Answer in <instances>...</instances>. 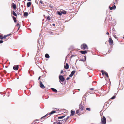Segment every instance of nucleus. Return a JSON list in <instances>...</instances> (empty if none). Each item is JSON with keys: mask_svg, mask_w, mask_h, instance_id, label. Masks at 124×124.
Listing matches in <instances>:
<instances>
[{"mask_svg": "<svg viewBox=\"0 0 124 124\" xmlns=\"http://www.w3.org/2000/svg\"><path fill=\"white\" fill-rule=\"evenodd\" d=\"M59 82L61 84L63 85L62 82L64 81L65 80V78L63 75H60L59 76Z\"/></svg>", "mask_w": 124, "mask_h": 124, "instance_id": "f257e3e1", "label": "nucleus"}, {"mask_svg": "<svg viewBox=\"0 0 124 124\" xmlns=\"http://www.w3.org/2000/svg\"><path fill=\"white\" fill-rule=\"evenodd\" d=\"M81 48L82 49H88V48L86 44L85 43L81 45Z\"/></svg>", "mask_w": 124, "mask_h": 124, "instance_id": "f03ea898", "label": "nucleus"}, {"mask_svg": "<svg viewBox=\"0 0 124 124\" xmlns=\"http://www.w3.org/2000/svg\"><path fill=\"white\" fill-rule=\"evenodd\" d=\"M85 105L83 103H82L81 102L80 104L79 105V108L81 111H83L85 109L84 108Z\"/></svg>", "mask_w": 124, "mask_h": 124, "instance_id": "7ed1b4c3", "label": "nucleus"}, {"mask_svg": "<svg viewBox=\"0 0 124 124\" xmlns=\"http://www.w3.org/2000/svg\"><path fill=\"white\" fill-rule=\"evenodd\" d=\"M106 120L105 117L103 116V118L101 119V123L102 124H106Z\"/></svg>", "mask_w": 124, "mask_h": 124, "instance_id": "20e7f679", "label": "nucleus"}, {"mask_svg": "<svg viewBox=\"0 0 124 124\" xmlns=\"http://www.w3.org/2000/svg\"><path fill=\"white\" fill-rule=\"evenodd\" d=\"M101 72L103 75L105 74L107 78H108V73L106 72L105 71H104L103 70H102L101 71Z\"/></svg>", "mask_w": 124, "mask_h": 124, "instance_id": "39448f33", "label": "nucleus"}, {"mask_svg": "<svg viewBox=\"0 0 124 124\" xmlns=\"http://www.w3.org/2000/svg\"><path fill=\"white\" fill-rule=\"evenodd\" d=\"M70 117V116H68L67 118H65L63 119L60 120V121L61 122H64V123H65L66 121Z\"/></svg>", "mask_w": 124, "mask_h": 124, "instance_id": "423d86ee", "label": "nucleus"}, {"mask_svg": "<svg viewBox=\"0 0 124 124\" xmlns=\"http://www.w3.org/2000/svg\"><path fill=\"white\" fill-rule=\"evenodd\" d=\"M40 82V87L44 89L45 88V87L44 85L42 84V82L41 81H39Z\"/></svg>", "mask_w": 124, "mask_h": 124, "instance_id": "0eeeda50", "label": "nucleus"}, {"mask_svg": "<svg viewBox=\"0 0 124 124\" xmlns=\"http://www.w3.org/2000/svg\"><path fill=\"white\" fill-rule=\"evenodd\" d=\"M109 42L110 45H112L113 44V41L111 38H109Z\"/></svg>", "mask_w": 124, "mask_h": 124, "instance_id": "6e6552de", "label": "nucleus"}, {"mask_svg": "<svg viewBox=\"0 0 124 124\" xmlns=\"http://www.w3.org/2000/svg\"><path fill=\"white\" fill-rule=\"evenodd\" d=\"M19 68L18 66V65H15L13 67V69L15 70H18Z\"/></svg>", "mask_w": 124, "mask_h": 124, "instance_id": "1a4fd4ad", "label": "nucleus"}, {"mask_svg": "<svg viewBox=\"0 0 124 124\" xmlns=\"http://www.w3.org/2000/svg\"><path fill=\"white\" fill-rule=\"evenodd\" d=\"M76 71L75 70H74L72 71L71 72L70 74L69 75V76L70 77H72L73 75L75 73V72Z\"/></svg>", "mask_w": 124, "mask_h": 124, "instance_id": "9d476101", "label": "nucleus"}, {"mask_svg": "<svg viewBox=\"0 0 124 124\" xmlns=\"http://www.w3.org/2000/svg\"><path fill=\"white\" fill-rule=\"evenodd\" d=\"M75 111L74 110H72L71 111V114L70 115V116H73L75 114Z\"/></svg>", "mask_w": 124, "mask_h": 124, "instance_id": "9b49d317", "label": "nucleus"}, {"mask_svg": "<svg viewBox=\"0 0 124 124\" xmlns=\"http://www.w3.org/2000/svg\"><path fill=\"white\" fill-rule=\"evenodd\" d=\"M64 68L66 70H68L69 68V65L68 63H66L64 66Z\"/></svg>", "mask_w": 124, "mask_h": 124, "instance_id": "f8f14e48", "label": "nucleus"}, {"mask_svg": "<svg viewBox=\"0 0 124 124\" xmlns=\"http://www.w3.org/2000/svg\"><path fill=\"white\" fill-rule=\"evenodd\" d=\"M79 52L82 54H86L87 53V51L86 50H85L84 51H80Z\"/></svg>", "mask_w": 124, "mask_h": 124, "instance_id": "ddd939ff", "label": "nucleus"}, {"mask_svg": "<svg viewBox=\"0 0 124 124\" xmlns=\"http://www.w3.org/2000/svg\"><path fill=\"white\" fill-rule=\"evenodd\" d=\"M12 14H13L14 16H17V15L16 14V13L14 11H11V12L12 13Z\"/></svg>", "mask_w": 124, "mask_h": 124, "instance_id": "4468645a", "label": "nucleus"}, {"mask_svg": "<svg viewBox=\"0 0 124 124\" xmlns=\"http://www.w3.org/2000/svg\"><path fill=\"white\" fill-rule=\"evenodd\" d=\"M31 2H27V6L28 7H29L31 5Z\"/></svg>", "mask_w": 124, "mask_h": 124, "instance_id": "2eb2a0df", "label": "nucleus"}, {"mask_svg": "<svg viewBox=\"0 0 124 124\" xmlns=\"http://www.w3.org/2000/svg\"><path fill=\"white\" fill-rule=\"evenodd\" d=\"M12 7L14 9H15L16 8V5L14 3H12Z\"/></svg>", "mask_w": 124, "mask_h": 124, "instance_id": "dca6fc26", "label": "nucleus"}, {"mask_svg": "<svg viewBox=\"0 0 124 124\" xmlns=\"http://www.w3.org/2000/svg\"><path fill=\"white\" fill-rule=\"evenodd\" d=\"M41 42V41H40L39 40H38V47L39 48V46L40 47V43Z\"/></svg>", "mask_w": 124, "mask_h": 124, "instance_id": "f3484780", "label": "nucleus"}, {"mask_svg": "<svg viewBox=\"0 0 124 124\" xmlns=\"http://www.w3.org/2000/svg\"><path fill=\"white\" fill-rule=\"evenodd\" d=\"M28 13L27 12H25L23 14V16L25 17L27 16L28 15Z\"/></svg>", "mask_w": 124, "mask_h": 124, "instance_id": "a211bd4d", "label": "nucleus"}, {"mask_svg": "<svg viewBox=\"0 0 124 124\" xmlns=\"http://www.w3.org/2000/svg\"><path fill=\"white\" fill-rule=\"evenodd\" d=\"M51 89L53 92L55 93L57 92V91L56 89L53 88H51Z\"/></svg>", "mask_w": 124, "mask_h": 124, "instance_id": "6ab92c4d", "label": "nucleus"}, {"mask_svg": "<svg viewBox=\"0 0 124 124\" xmlns=\"http://www.w3.org/2000/svg\"><path fill=\"white\" fill-rule=\"evenodd\" d=\"M56 112V111L54 110L52 111L49 114L50 115H51L55 113Z\"/></svg>", "mask_w": 124, "mask_h": 124, "instance_id": "aec40b11", "label": "nucleus"}, {"mask_svg": "<svg viewBox=\"0 0 124 124\" xmlns=\"http://www.w3.org/2000/svg\"><path fill=\"white\" fill-rule=\"evenodd\" d=\"M12 18H13V19L14 21V22L15 23H16L17 22V20H16V18L14 16H12Z\"/></svg>", "mask_w": 124, "mask_h": 124, "instance_id": "412c9836", "label": "nucleus"}, {"mask_svg": "<svg viewBox=\"0 0 124 124\" xmlns=\"http://www.w3.org/2000/svg\"><path fill=\"white\" fill-rule=\"evenodd\" d=\"M45 57L46 58H48L50 57V56L48 54H46L45 55Z\"/></svg>", "mask_w": 124, "mask_h": 124, "instance_id": "4be33fe9", "label": "nucleus"}, {"mask_svg": "<svg viewBox=\"0 0 124 124\" xmlns=\"http://www.w3.org/2000/svg\"><path fill=\"white\" fill-rule=\"evenodd\" d=\"M65 115H64L62 116L58 117V119H62L65 117Z\"/></svg>", "mask_w": 124, "mask_h": 124, "instance_id": "5701e85b", "label": "nucleus"}, {"mask_svg": "<svg viewBox=\"0 0 124 124\" xmlns=\"http://www.w3.org/2000/svg\"><path fill=\"white\" fill-rule=\"evenodd\" d=\"M61 12L62 13L64 14H66L67 13V12L66 11L63 10H62L61 11Z\"/></svg>", "mask_w": 124, "mask_h": 124, "instance_id": "b1692460", "label": "nucleus"}, {"mask_svg": "<svg viewBox=\"0 0 124 124\" xmlns=\"http://www.w3.org/2000/svg\"><path fill=\"white\" fill-rule=\"evenodd\" d=\"M57 14L61 16L62 15V13L61 11H58Z\"/></svg>", "mask_w": 124, "mask_h": 124, "instance_id": "393cba45", "label": "nucleus"}, {"mask_svg": "<svg viewBox=\"0 0 124 124\" xmlns=\"http://www.w3.org/2000/svg\"><path fill=\"white\" fill-rule=\"evenodd\" d=\"M49 114L48 113H47V114L46 115H45V116L42 117L41 118V119H42V118H44L45 117H46V116H48V115H49Z\"/></svg>", "mask_w": 124, "mask_h": 124, "instance_id": "a878e982", "label": "nucleus"}, {"mask_svg": "<svg viewBox=\"0 0 124 124\" xmlns=\"http://www.w3.org/2000/svg\"><path fill=\"white\" fill-rule=\"evenodd\" d=\"M38 120H35V121H34L32 123V124H36L37 122V121H38Z\"/></svg>", "mask_w": 124, "mask_h": 124, "instance_id": "bb28decb", "label": "nucleus"}, {"mask_svg": "<svg viewBox=\"0 0 124 124\" xmlns=\"http://www.w3.org/2000/svg\"><path fill=\"white\" fill-rule=\"evenodd\" d=\"M60 120H58V124H62V123L63 122H61V121H60Z\"/></svg>", "mask_w": 124, "mask_h": 124, "instance_id": "cd10ccee", "label": "nucleus"}, {"mask_svg": "<svg viewBox=\"0 0 124 124\" xmlns=\"http://www.w3.org/2000/svg\"><path fill=\"white\" fill-rule=\"evenodd\" d=\"M113 3H114V6H113V9H115L116 8V6L115 5V3H114L113 2Z\"/></svg>", "mask_w": 124, "mask_h": 124, "instance_id": "c85d7f7f", "label": "nucleus"}, {"mask_svg": "<svg viewBox=\"0 0 124 124\" xmlns=\"http://www.w3.org/2000/svg\"><path fill=\"white\" fill-rule=\"evenodd\" d=\"M47 19L48 20H50V17L49 16H47Z\"/></svg>", "mask_w": 124, "mask_h": 124, "instance_id": "c756f323", "label": "nucleus"}, {"mask_svg": "<svg viewBox=\"0 0 124 124\" xmlns=\"http://www.w3.org/2000/svg\"><path fill=\"white\" fill-rule=\"evenodd\" d=\"M116 96L115 95H114L111 98V99H114L115 98Z\"/></svg>", "mask_w": 124, "mask_h": 124, "instance_id": "7c9ffc66", "label": "nucleus"}, {"mask_svg": "<svg viewBox=\"0 0 124 124\" xmlns=\"http://www.w3.org/2000/svg\"><path fill=\"white\" fill-rule=\"evenodd\" d=\"M79 112V110H78L76 111V114H78Z\"/></svg>", "mask_w": 124, "mask_h": 124, "instance_id": "2f4dec72", "label": "nucleus"}, {"mask_svg": "<svg viewBox=\"0 0 124 124\" xmlns=\"http://www.w3.org/2000/svg\"><path fill=\"white\" fill-rule=\"evenodd\" d=\"M86 109L87 110L90 111L91 110V109L90 108H86Z\"/></svg>", "mask_w": 124, "mask_h": 124, "instance_id": "473e14b6", "label": "nucleus"}, {"mask_svg": "<svg viewBox=\"0 0 124 124\" xmlns=\"http://www.w3.org/2000/svg\"><path fill=\"white\" fill-rule=\"evenodd\" d=\"M109 9L110 10H112L113 9V7H111L109 6Z\"/></svg>", "mask_w": 124, "mask_h": 124, "instance_id": "72a5a7b5", "label": "nucleus"}, {"mask_svg": "<svg viewBox=\"0 0 124 124\" xmlns=\"http://www.w3.org/2000/svg\"><path fill=\"white\" fill-rule=\"evenodd\" d=\"M49 7H50V8H52L54 7L53 6H51L50 4H49Z\"/></svg>", "mask_w": 124, "mask_h": 124, "instance_id": "f704fd0d", "label": "nucleus"}, {"mask_svg": "<svg viewBox=\"0 0 124 124\" xmlns=\"http://www.w3.org/2000/svg\"><path fill=\"white\" fill-rule=\"evenodd\" d=\"M0 39H3V37L2 36H0Z\"/></svg>", "mask_w": 124, "mask_h": 124, "instance_id": "c9c22d12", "label": "nucleus"}, {"mask_svg": "<svg viewBox=\"0 0 124 124\" xmlns=\"http://www.w3.org/2000/svg\"><path fill=\"white\" fill-rule=\"evenodd\" d=\"M111 50H112L111 49H109V50L108 51V53H110V52H111Z\"/></svg>", "mask_w": 124, "mask_h": 124, "instance_id": "e433bc0d", "label": "nucleus"}, {"mask_svg": "<svg viewBox=\"0 0 124 124\" xmlns=\"http://www.w3.org/2000/svg\"><path fill=\"white\" fill-rule=\"evenodd\" d=\"M6 37H7V36H6V35H4V37H3V39H5Z\"/></svg>", "mask_w": 124, "mask_h": 124, "instance_id": "4c0bfd02", "label": "nucleus"}, {"mask_svg": "<svg viewBox=\"0 0 124 124\" xmlns=\"http://www.w3.org/2000/svg\"><path fill=\"white\" fill-rule=\"evenodd\" d=\"M3 42V40H0V44L2 43Z\"/></svg>", "mask_w": 124, "mask_h": 124, "instance_id": "58836bf2", "label": "nucleus"}, {"mask_svg": "<svg viewBox=\"0 0 124 124\" xmlns=\"http://www.w3.org/2000/svg\"><path fill=\"white\" fill-rule=\"evenodd\" d=\"M70 79V78L69 77H67V78H66V80H69V79Z\"/></svg>", "mask_w": 124, "mask_h": 124, "instance_id": "ea45409f", "label": "nucleus"}, {"mask_svg": "<svg viewBox=\"0 0 124 124\" xmlns=\"http://www.w3.org/2000/svg\"><path fill=\"white\" fill-rule=\"evenodd\" d=\"M79 60L80 61H83V59H81L80 60Z\"/></svg>", "mask_w": 124, "mask_h": 124, "instance_id": "a19ab883", "label": "nucleus"}, {"mask_svg": "<svg viewBox=\"0 0 124 124\" xmlns=\"http://www.w3.org/2000/svg\"><path fill=\"white\" fill-rule=\"evenodd\" d=\"M63 70H62L61 71V73L62 74V73H63Z\"/></svg>", "mask_w": 124, "mask_h": 124, "instance_id": "79ce46f5", "label": "nucleus"}, {"mask_svg": "<svg viewBox=\"0 0 124 124\" xmlns=\"http://www.w3.org/2000/svg\"><path fill=\"white\" fill-rule=\"evenodd\" d=\"M58 122L57 123L56 122H54V124H58Z\"/></svg>", "mask_w": 124, "mask_h": 124, "instance_id": "37998d69", "label": "nucleus"}, {"mask_svg": "<svg viewBox=\"0 0 124 124\" xmlns=\"http://www.w3.org/2000/svg\"><path fill=\"white\" fill-rule=\"evenodd\" d=\"M94 89L93 88H91L90 89V90H93Z\"/></svg>", "mask_w": 124, "mask_h": 124, "instance_id": "c03bdc74", "label": "nucleus"}, {"mask_svg": "<svg viewBox=\"0 0 124 124\" xmlns=\"http://www.w3.org/2000/svg\"><path fill=\"white\" fill-rule=\"evenodd\" d=\"M16 25L17 26H20V25L18 23Z\"/></svg>", "mask_w": 124, "mask_h": 124, "instance_id": "a18cd8bd", "label": "nucleus"}, {"mask_svg": "<svg viewBox=\"0 0 124 124\" xmlns=\"http://www.w3.org/2000/svg\"><path fill=\"white\" fill-rule=\"evenodd\" d=\"M86 61V59H83V61Z\"/></svg>", "mask_w": 124, "mask_h": 124, "instance_id": "49530a36", "label": "nucleus"}, {"mask_svg": "<svg viewBox=\"0 0 124 124\" xmlns=\"http://www.w3.org/2000/svg\"><path fill=\"white\" fill-rule=\"evenodd\" d=\"M17 14L18 15H20V13H19L18 12L17 13Z\"/></svg>", "mask_w": 124, "mask_h": 124, "instance_id": "de8ad7c7", "label": "nucleus"}, {"mask_svg": "<svg viewBox=\"0 0 124 124\" xmlns=\"http://www.w3.org/2000/svg\"><path fill=\"white\" fill-rule=\"evenodd\" d=\"M106 34L107 35H108L109 34V33L108 32H107L106 33Z\"/></svg>", "mask_w": 124, "mask_h": 124, "instance_id": "09e8293b", "label": "nucleus"}, {"mask_svg": "<svg viewBox=\"0 0 124 124\" xmlns=\"http://www.w3.org/2000/svg\"><path fill=\"white\" fill-rule=\"evenodd\" d=\"M20 26H19V27H18V29L17 31H18V30H19V28H20Z\"/></svg>", "mask_w": 124, "mask_h": 124, "instance_id": "8fccbe9b", "label": "nucleus"}, {"mask_svg": "<svg viewBox=\"0 0 124 124\" xmlns=\"http://www.w3.org/2000/svg\"><path fill=\"white\" fill-rule=\"evenodd\" d=\"M74 56V55H71V56H70L71 58L72 57Z\"/></svg>", "mask_w": 124, "mask_h": 124, "instance_id": "3c124183", "label": "nucleus"}, {"mask_svg": "<svg viewBox=\"0 0 124 124\" xmlns=\"http://www.w3.org/2000/svg\"><path fill=\"white\" fill-rule=\"evenodd\" d=\"M40 3L41 4H42V1H40Z\"/></svg>", "mask_w": 124, "mask_h": 124, "instance_id": "603ef678", "label": "nucleus"}, {"mask_svg": "<svg viewBox=\"0 0 124 124\" xmlns=\"http://www.w3.org/2000/svg\"><path fill=\"white\" fill-rule=\"evenodd\" d=\"M9 35H10V34H8L7 35H6V36H7V37L9 36Z\"/></svg>", "mask_w": 124, "mask_h": 124, "instance_id": "864d4df0", "label": "nucleus"}, {"mask_svg": "<svg viewBox=\"0 0 124 124\" xmlns=\"http://www.w3.org/2000/svg\"><path fill=\"white\" fill-rule=\"evenodd\" d=\"M84 57L85 59H86V56H85Z\"/></svg>", "mask_w": 124, "mask_h": 124, "instance_id": "5fc2aeb1", "label": "nucleus"}, {"mask_svg": "<svg viewBox=\"0 0 124 124\" xmlns=\"http://www.w3.org/2000/svg\"><path fill=\"white\" fill-rule=\"evenodd\" d=\"M40 76L39 77V78H38V80H39V79H40Z\"/></svg>", "mask_w": 124, "mask_h": 124, "instance_id": "6e6d98bb", "label": "nucleus"}, {"mask_svg": "<svg viewBox=\"0 0 124 124\" xmlns=\"http://www.w3.org/2000/svg\"><path fill=\"white\" fill-rule=\"evenodd\" d=\"M52 25L53 26H54L55 25V24L54 23H53L52 24Z\"/></svg>", "mask_w": 124, "mask_h": 124, "instance_id": "4d7b16f0", "label": "nucleus"}, {"mask_svg": "<svg viewBox=\"0 0 124 124\" xmlns=\"http://www.w3.org/2000/svg\"><path fill=\"white\" fill-rule=\"evenodd\" d=\"M115 25V24L114 25V24H112V25H112V26H114Z\"/></svg>", "mask_w": 124, "mask_h": 124, "instance_id": "13d9d810", "label": "nucleus"}, {"mask_svg": "<svg viewBox=\"0 0 124 124\" xmlns=\"http://www.w3.org/2000/svg\"><path fill=\"white\" fill-rule=\"evenodd\" d=\"M110 47H111V48H112V46H110Z\"/></svg>", "mask_w": 124, "mask_h": 124, "instance_id": "bf43d9fd", "label": "nucleus"}, {"mask_svg": "<svg viewBox=\"0 0 124 124\" xmlns=\"http://www.w3.org/2000/svg\"><path fill=\"white\" fill-rule=\"evenodd\" d=\"M114 30V28H113L112 29V30L113 31Z\"/></svg>", "mask_w": 124, "mask_h": 124, "instance_id": "052dcab7", "label": "nucleus"}, {"mask_svg": "<svg viewBox=\"0 0 124 124\" xmlns=\"http://www.w3.org/2000/svg\"><path fill=\"white\" fill-rule=\"evenodd\" d=\"M31 1V0H28V1Z\"/></svg>", "mask_w": 124, "mask_h": 124, "instance_id": "680f3d73", "label": "nucleus"}, {"mask_svg": "<svg viewBox=\"0 0 124 124\" xmlns=\"http://www.w3.org/2000/svg\"><path fill=\"white\" fill-rule=\"evenodd\" d=\"M17 79H18L19 78H18L17 77Z\"/></svg>", "mask_w": 124, "mask_h": 124, "instance_id": "e2e57ef3", "label": "nucleus"}, {"mask_svg": "<svg viewBox=\"0 0 124 124\" xmlns=\"http://www.w3.org/2000/svg\"><path fill=\"white\" fill-rule=\"evenodd\" d=\"M10 34V35H11L12 34H11V33H10V34Z\"/></svg>", "mask_w": 124, "mask_h": 124, "instance_id": "0e129e2a", "label": "nucleus"}, {"mask_svg": "<svg viewBox=\"0 0 124 124\" xmlns=\"http://www.w3.org/2000/svg\"><path fill=\"white\" fill-rule=\"evenodd\" d=\"M78 90H80V89H78Z\"/></svg>", "mask_w": 124, "mask_h": 124, "instance_id": "69168bd1", "label": "nucleus"}, {"mask_svg": "<svg viewBox=\"0 0 124 124\" xmlns=\"http://www.w3.org/2000/svg\"><path fill=\"white\" fill-rule=\"evenodd\" d=\"M115 94L116 95V93H115Z\"/></svg>", "mask_w": 124, "mask_h": 124, "instance_id": "338daca9", "label": "nucleus"}, {"mask_svg": "<svg viewBox=\"0 0 124 124\" xmlns=\"http://www.w3.org/2000/svg\"><path fill=\"white\" fill-rule=\"evenodd\" d=\"M123 39H124V37H123Z\"/></svg>", "mask_w": 124, "mask_h": 124, "instance_id": "774afa93", "label": "nucleus"}]
</instances>
